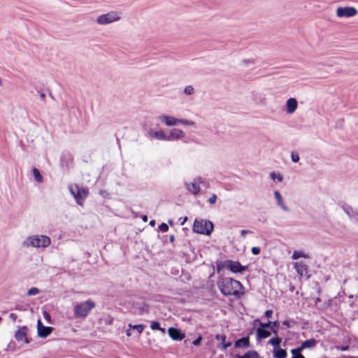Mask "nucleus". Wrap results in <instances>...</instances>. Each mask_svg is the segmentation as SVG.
<instances>
[{
	"label": "nucleus",
	"instance_id": "nucleus-1",
	"mask_svg": "<svg viewBox=\"0 0 358 358\" xmlns=\"http://www.w3.org/2000/svg\"><path fill=\"white\" fill-rule=\"evenodd\" d=\"M217 287L224 296H234L240 299L244 294V287L238 280L224 278L217 281Z\"/></svg>",
	"mask_w": 358,
	"mask_h": 358
},
{
	"label": "nucleus",
	"instance_id": "nucleus-2",
	"mask_svg": "<svg viewBox=\"0 0 358 358\" xmlns=\"http://www.w3.org/2000/svg\"><path fill=\"white\" fill-rule=\"evenodd\" d=\"M51 243V239L49 236L45 235H31L27 236L22 242V245L24 248H34L45 249Z\"/></svg>",
	"mask_w": 358,
	"mask_h": 358
},
{
	"label": "nucleus",
	"instance_id": "nucleus-3",
	"mask_svg": "<svg viewBox=\"0 0 358 358\" xmlns=\"http://www.w3.org/2000/svg\"><path fill=\"white\" fill-rule=\"evenodd\" d=\"M95 307V303L88 299L85 301L78 303L73 308V315L76 319L85 318L90 312Z\"/></svg>",
	"mask_w": 358,
	"mask_h": 358
},
{
	"label": "nucleus",
	"instance_id": "nucleus-4",
	"mask_svg": "<svg viewBox=\"0 0 358 358\" xmlns=\"http://www.w3.org/2000/svg\"><path fill=\"white\" fill-rule=\"evenodd\" d=\"M69 189L73 195L78 205L83 206L85 199L88 195V190L77 184H72L69 186Z\"/></svg>",
	"mask_w": 358,
	"mask_h": 358
},
{
	"label": "nucleus",
	"instance_id": "nucleus-5",
	"mask_svg": "<svg viewBox=\"0 0 358 358\" xmlns=\"http://www.w3.org/2000/svg\"><path fill=\"white\" fill-rule=\"evenodd\" d=\"M213 230V224L210 221L197 220H194L193 231L200 234L210 235Z\"/></svg>",
	"mask_w": 358,
	"mask_h": 358
},
{
	"label": "nucleus",
	"instance_id": "nucleus-6",
	"mask_svg": "<svg viewBox=\"0 0 358 358\" xmlns=\"http://www.w3.org/2000/svg\"><path fill=\"white\" fill-rule=\"evenodd\" d=\"M120 19V16L118 13L115 11H111L108 13L99 15L96 19V22L99 24L106 25L116 22Z\"/></svg>",
	"mask_w": 358,
	"mask_h": 358
},
{
	"label": "nucleus",
	"instance_id": "nucleus-7",
	"mask_svg": "<svg viewBox=\"0 0 358 358\" xmlns=\"http://www.w3.org/2000/svg\"><path fill=\"white\" fill-rule=\"evenodd\" d=\"M224 267L232 273H242L248 269V266H242L238 261L225 260Z\"/></svg>",
	"mask_w": 358,
	"mask_h": 358
},
{
	"label": "nucleus",
	"instance_id": "nucleus-8",
	"mask_svg": "<svg viewBox=\"0 0 358 358\" xmlns=\"http://www.w3.org/2000/svg\"><path fill=\"white\" fill-rule=\"evenodd\" d=\"M357 10L354 7H338L336 10V15L339 17H350L356 15Z\"/></svg>",
	"mask_w": 358,
	"mask_h": 358
},
{
	"label": "nucleus",
	"instance_id": "nucleus-9",
	"mask_svg": "<svg viewBox=\"0 0 358 358\" xmlns=\"http://www.w3.org/2000/svg\"><path fill=\"white\" fill-rule=\"evenodd\" d=\"M203 182V179L201 177H198L194 178L192 182H186L185 186L189 192L196 195L199 192L200 185Z\"/></svg>",
	"mask_w": 358,
	"mask_h": 358
},
{
	"label": "nucleus",
	"instance_id": "nucleus-10",
	"mask_svg": "<svg viewBox=\"0 0 358 358\" xmlns=\"http://www.w3.org/2000/svg\"><path fill=\"white\" fill-rule=\"evenodd\" d=\"M28 332V329L26 326H22L20 327L15 334V338L17 341H23L24 343L28 344L29 343L28 338H27V334Z\"/></svg>",
	"mask_w": 358,
	"mask_h": 358
},
{
	"label": "nucleus",
	"instance_id": "nucleus-11",
	"mask_svg": "<svg viewBox=\"0 0 358 358\" xmlns=\"http://www.w3.org/2000/svg\"><path fill=\"white\" fill-rule=\"evenodd\" d=\"M185 132L180 129H172L169 135H166V141L181 139L185 137Z\"/></svg>",
	"mask_w": 358,
	"mask_h": 358
},
{
	"label": "nucleus",
	"instance_id": "nucleus-12",
	"mask_svg": "<svg viewBox=\"0 0 358 358\" xmlns=\"http://www.w3.org/2000/svg\"><path fill=\"white\" fill-rule=\"evenodd\" d=\"M37 331L38 336L40 338H46L52 333V328L51 327H45L43 325L41 320H38L37 322Z\"/></svg>",
	"mask_w": 358,
	"mask_h": 358
},
{
	"label": "nucleus",
	"instance_id": "nucleus-13",
	"mask_svg": "<svg viewBox=\"0 0 358 358\" xmlns=\"http://www.w3.org/2000/svg\"><path fill=\"white\" fill-rule=\"evenodd\" d=\"M158 120L168 127L176 126L179 124V119L173 116L162 115L158 117Z\"/></svg>",
	"mask_w": 358,
	"mask_h": 358
},
{
	"label": "nucleus",
	"instance_id": "nucleus-14",
	"mask_svg": "<svg viewBox=\"0 0 358 358\" xmlns=\"http://www.w3.org/2000/svg\"><path fill=\"white\" fill-rule=\"evenodd\" d=\"M168 333L174 341H182L185 338V334L180 330L174 327L169 328Z\"/></svg>",
	"mask_w": 358,
	"mask_h": 358
},
{
	"label": "nucleus",
	"instance_id": "nucleus-15",
	"mask_svg": "<svg viewBox=\"0 0 358 358\" xmlns=\"http://www.w3.org/2000/svg\"><path fill=\"white\" fill-rule=\"evenodd\" d=\"M294 267L296 273L301 276L305 275L308 273V266L303 262H296L294 263Z\"/></svg>",
	"mask_w": 358,
	"mask_h": 358
},
{
	"label": "nucleus",
	"instance_id": "nucleus-16",
	"mask_svg": "<svg viewBox=\"0 0 358 358\" xmlns=\"http://www.w3.org/2000/svg\"><path fill=\"white\" fill-rule=\"evenodd\" d=\"M146 136L150 139L155 138L159 141H166V134L161 130H150L147 133Z\"/></svg>",
	"mask_w": 358,
	"mask_h": 358
},
{
	"label": "nucleus",
	"instance_id": "nucleus-17",
	"mask_svg": "<svg viewBox=\"0 0 358 358\" xmlns=\"http://www.w3.org/2000/svg\"><path fill=\"white\" fill-rule=\"evenodd\" d=\"M298 103L296 99L289 98L287 101L286 106H287V113L289 114H292L295 112L297 108Z\"/></svg>",
	"mask_w": 358,
	"mask_h": 358
},
{
	"label": "nucleus",
	"instance_id": "nucleus-18",
	"mask_svg": "<svg viewBox=\"0 0 358 358\" xmlns=\"http://www.w3.org/2000/svg\"><path fill=\"white\" fill-rule=\"evenodd\" d=\"M317 341L315 338H311L305 341L301 345V349H314L317 345Z\"/></svg>",
	"mask_w": 358,
	"mask_h": 358
},
{
	"label": "nucleus",
	"instance_id": "nucleus-19",
	"mask_svg": "<svg viewBox=\"0 0 358 358\" xmlns=\"http://www.w3.org/2000/svg\"><path fill=\"white\" fill-rule=\"evenodd\" d=\"M274 196L276 199L278 206H279L283 210L287 212L289 211V208L285 205L282 195L278 191L274 192Z\"/></svg>",
	"mask_w": 358,
	"mask_h": 358
},
{
	"label": "nucleus",
	"instance_id": "nucleus-20",
	"mask_svg": "<svg viewBox=\"0 0 358 358\" xmlns=\"http://www.w3.org/2000/svg\"><path fill=\"white\" fill-rule=\"evenodd\" d=\"M250 346V339L249 337L245 336L243 337L240 339H238L235 342L236 348H248Z\"/></svg>",
	"mask_w": 358,
	"mask_h": 358
},
{
	"label": "nucleus",
	"instance_id": "nucleus-21",
	"mask_svg": "<svg viewBox=\"0 0 358 358\" xmlns=\"http://www.w3.org/2000/svg\"><path fill=\"white\" fill-rule=\"evenodd\" d=\"M236 358H261L255 350H249L243 355H236Z\"/></svg>",
	"mask_w": 358,
	"mask_h": 358
},
{
	"label": "nucleus",
	"instance_id": "nucleus-22",
	"mask_svg": "<svg viewBox=\"0 0 358 358\" xmlns=\"http://www.w3.org/2000/svg\"><path fill=\"white\" fill-rule=\"evenodd\" d=\"M255 323H258L259 325V328H262L263 329H265L266 328L270 329L271 324H273V326H278V324H279L277 321H274V322L268 321L267 322L264 323L258 319L255 320Z\"/></svg>",
	"mask_w": 358,
	"mask_h": 358
},
{
	"label": "nucleus",
	"instance_id": "nucleus-23",
	"mask_svg": "<svg viewBox=\"0 0 358 358\" xmlns=\"http://www.w3.org/2000/svg\"><path fill=\"white\" fill-rule=\"evenodd\" d=\"M271 335V331L263 329L262 328H257V338L262 339L266 338Z\"/></svg>",
	"mask_w": 358,
	"mask_h": 358
},
{
	"label": "nucleus",
	"instance_id": "nucleus-24",
	"mask_svg": "<svg viewBox=\"0 0 358 358\" xmlns=\"http://www.w3.org/2000/svg\"><path fill=\"white\" fill-rule=\"evenodd\" d=\"M129 329L127 331V336H131V331H134L136 330L137 331V334H140L144 329V326L143 324H135V325H129Z\"/></svg>",
	"mask_w": 358,
	"mask_h": 358
},
{
	"label": "nucleus",
	"instance_id": "nucleus-25",
	"mask_svg": "<svg viewBox=\"0 0 358 358\" xmlns=\"http://www.w3.org/2000/svg\"><path fill=\"white\" fill-rule=\"evenodd\" d=\"M273 357L275 358H285L287 357V352L284 349H274Z\"/></svg>",
	"mask_w": 358,
	"mask_h": 358
},
{
	"label": "nucleus",
	"instance_id": "nucleus-26",
	"mask_svg": "<svg viewBox=\"0 0 358 358\" xmlns=\"http://www.w3.org/2000/svg\"><path fill=\"white\" fill-rule=\"evenodd\" d=\"M226 338L227 337L224 335H217L215 336V338L217 341H220V340L222 341V348L223 350H225V349L228 348L229 347H230L231 345V342L225 343Z\"/></svg>",
	"mask_w": 358,
	"mask_h": 358
},
{
	"label": "nucleus",
	"instance_id": "nucleus-27",
	"mask_svg": "<svg viewBox=\"0 0 358 358\" xmlns=\"http://www.w3.org/2000/svg\"><path fill=\"white\" fill-rule=\"evenodd\" d=\"M32 173L36 182L40 183L43 182V178L38 169L34 168L32 169Z\"/></svg>",
	"mask_w": 358,
	"mask_h": 358
},
{
	"label": "nucleus",
	"instance_id": "nucleus-28",
	"mask_svg": "<svg viewBox=\"0 0 358 358\" xmlns=\"http://www.w3.org/2000/svg\"><path fill=\"white\" fill-rule=\"evenodd\" d=\"M301 257L308 258L309 256H308V255L306 254L303 251H300V250H295V251H294V252H293V254L292 255V258L293 259H297L301 258Z\"/></svg>",
	"mask_w": 358,
	"mask_h": 358
},
{
	"label": "nucleus",
	"instance_id": "nucleus-29",
	"mask_svg": "<svg viewBox=\"0 0 358 358\" xmlns=\"http://www.w3.org/2000/svg\"><path fill=\"white\" fill-rule=\"evenodd\" d=\"M282 339L279 337L271 338L268 341V343L274 347V349H276L280 345Z\"/></svg>",
	"mask_w": 358,
	"mask_h": 358
},
{
	"label": "nucleus",
	"instance_id": "nucleus-30",
	"mask_svg": "<svg viewBox=\"0 0 358 358\" xmlns=\"http://www.w3.org/2000/svg\"><path fill=\"white\" fill-rule=\"evenodd\" d=\"M302 349H301V346L296 348L292 349L291 350V353L293 355V357H297L298 358H304L305 357L301 353Z\"/></svg>",
	"mask_w": 358,
	"mask_h": 358
},
{
	"label": "nucleus",
	"instance_id": "nucleus-31",
	"mask_svg": "<svg viewBox=\"0 0 358 358\" xmlns=\"http://www.w3.org/2000/svg\"><path fill=\"white\" fill-rule=\"evenodd\" d=\"M150 327L152 330H160L162 332H165V329L164 328H161L160 323L157 321L152 322Z\"/></svg>",
	"mask_w": 358,
	"mask_h": 358
},
{
	"label": "nucleus",
	"instance_id": "nucleus-32",
	"mask_svg": "<svg viewBox=\"0 0 358 358\" xmlns=\"http://www.w3.org/2000/svg\"><path fill=\"white\" fill-rule=\"evenodd\" d=\"M179 124H181L183 125L194 126L195 123H194V122H193L192 120L179 119Z\"/></svg>",
	"mask_w": 358,
	"mask_h": 358
},
{
	"label": "nucleus",
	"instance_id": "nucleus-33",
	"mask_svg": "<svg viewBox=\"0 0 358 358\" xmlns=\"http://www.w3.org/2000/svg\"><path fill=\"white\" fill-rule=\"evenodd\" d=\"M39 289L36 287H31L27 291L28 296H34L39 293Z\"/></svg>",
	"mask_w": 358,
	"mask_h": 358
},
{
	"label": "nucleus",
	"instance_id": "nucleus-34",
	"mask_svg": "<svg viewBox=\"0 0 358 358\" xmlns=\"http://www.w3.org/2000/svg\"><path fill=\"white\" fill-rule=\"evenodd\" d=\"M194 87L191 85H187L184 89V92L187 95H191L194 93Z\"/></svg>",
	"mask_w": 358,
	"mask_h": 358
},
{
	"label": "nucleus",
	"instance_id": "nucleus-35",
	"mask_svg": "<svg viewBox=\"0 0 358 358\" xmlns=\"http://www.w3.org/2000/svg\"><path fill=\"white\" fill-rule=\"evenodd\" d=\"M291 158H292V161L294 163L298 162L300 159L299 154L295 152H292Z\"/></svg>",
	"mask_w": 358,
	"mask_h": 358
},
{
	"label": "nucleus",
	"instance_id": "nucleus-36",
	"mask_svg": "<svg viewBox=\"0 0 358 358\" xmlns=\"http://www.w3.org/2000/svg\"><path fill=\"white\" fill-rule=\"evenodd\" d=\"M158 229L162 232H166L169 230V226L166 223H162L159 225Z\"/></svg>",
	"mask_w": 358,
	"mask_h": 358
},
{
	"label": "nucleus",
	"instance_id": "nucleus-37",
	"mask_svg": "<svg viewBox=\"0 0 358 358\" xmlns=\"http://www.w3.org/2000/svg\"><path fill=\"white\" fill-rule=\"evenodd\" d=\"M271 178L272 180H275L277 179L279 182H282V176H280V174H278V176L274 173V172H272L270 175Z\"/></svg>",
	"mask_w": 358,
	"mask_h": 358
},
{
	"label": "nucleus",
	"instance_id": "nucleus-38",
	"mask_svg": "<svg viewBox=\"0 0 358 358\" xmlns=\"http://www.w3.org/2000/svg\"><path fill=\"white\" fill-rule=\"evenodd\" d=\"M217 195L215 194H213L208 199V202L210 204H214L216 202L217 200Z\"/></svg>",
	"mask_w": 358,
	"mask_h": 358
},
{
	"label": "nucleus",
	"instance_id": "nucleus-39",
	"mask_svg": "<svg viewBox=\"0 0 358 358\" xmlns=\"http://www.w3.org/2000/svg\"><path fill=\"white\" fill-rule=\"evenodd\" d=\"M251 252L254 255H257L260 253L261 250L259 247H253L251 249Z\"/></svg>",
	"mask_w": 358,
	"mask_h": 358
},
{
	"label": "nucleus",
	"instance_id": "nucleus-40",
	"mask_svg": "<svg viewBox=\"0 0 358 358\" xmlns=\"http://www.w3.org/2000/svg\"><path fill=\"white\" fill-rule=\"evenodd\" d=\"M338 350L340 351H348L349 350V345H345V346H336L335 347Z\"/></svg>",
	"mask_w": 358,
	"mask_h": 358
},
{
	"label": "nucleus",
	"instance_id": "nucleus-41",
	"mask_svg": "<svg viewBox=\"0 0 358 358\" xmlns=\"http://www.w3.org/2000/svg\"><path fill=\"white\" fill-rule=\"evenodd\" d=\"M201 340H202V337H201V336H199L196 339H195V340L192 342V344H193L194 345H196V346L199 345H200V343H201Z\"/></svg>",
	"mask_w": 358,
	"mask_h": 358
},
{
	"label": "nucleus",
	"instance_id": "nucleus-42",
	"mask_svg": "<svg viewBox=\"0 0 358 358\" xmlns=\"http://www.w3.org/2000/svg\"><path fill=\"white\" fill-rule=\"evenodd\" d=\"M272 315H273V310H267L264 313V315L267 318L271 317Z\"/></svg>",
	"mask_w": 358,
	"mask_h": 358
},
{
	"label": "nucleus",
	"instance_id": "nucleus-43",
	"mask_svg": "<svg viewBox=\"0 0 358 358\" xmlns=\"http://www.w3.org/2000/svg\"><path fill=\"white\" fill-rule=\"evenodd\" d=\"M277 326H273V324H271V326L270 327L271 332H272L275 335L278 334V331H277V329L275 328Z\"/></svg>",
	"mask_w": 358,
	"mask_h": 358
},
{
	"label": "nucleus",
	"instance_id": "nucleus-44",
	"mask_svg": "<svg viewBox=\"0 0 358 358\" xmlns=\"http://www.w3.org/2000/svg\"><path fill=\"white\" fill-rule=\"evenodd\" d=\"M223 264H224V262H222L217 264V270L218 272L220 271L221 269H222L223 268H225Z\"/></svg>",
	"mask_w": 358,
	"mask_h": 358
},
{
	"label": "nucleus",
	"instance_id": "nucleus-45",
	"mask_svg": "<svg viewBox=\"0 0 358 358\" xmlns=\"http://www.w3.org/2000/svg\"><path fill=\"white\" fill-rule=\"evenodd\" d=\"M249 233H252V231H248V230H245V229H243L241 231V234L243 237L245 236V234H249Z\"/></svg>",
	"mask_w": 358,
	"mask_h": 358
},
{
	"label": "nucleus",
	"instance_id": "nucleus-46",
	"mask_svg": "<svg viewBox=\"0 0 358 358\" xmlns=\"http://www.w3.org/2000/svg\"><path fill=\"white\" fill-rule=\"evenodd\" d=\"M9 317L13 321H15V320L17 318V316H16V315L15 313H10Z\"/></svg>",
	"mask_w": 358,
	"mask_h": 358
},
{
	"label": "nucleus",
	"instance_id": "nucleus-47",
	"mask_svg": "<svg viewBox=\"0 0 358 358\" xmlns=\"http://www.w3.org/2000/svg\"><path fill=\"white\" fill-rule=\"evenodd\" d=\"M43 316L46 320H50V316L47 312H44Z\"/></svg>",
	"mask_w": 358,
	"mask_h": 358
},
{
	"label": "nucleus",
	"instance_id": "nucleus-48",
	"mask_svg": "<svg viewBox=\"0 0 358 358\" xmlns=\"http://www.w3.org/2000/svg\"><path fill=\"white\" fill-rule=\"evenodd\" d=\"M282 324L286 326L287 327H290V324H289V322L288 320H284L282 322Z\"/></svg>",
	"mask_w": 358,
	"mask_h": 358
},
{
	"label": "nucleus",
	"instance_id": "nucleus-49",
	"mask_svg": "<svg viewBox=\"0 0 358 358\" xmlns=\"http://www.w3.org/2000/svg\"><path fill=\"white\" fill-rule=\"evenodd\" d=\"M40 97L43 99H45V93H43V92L40 93Z\"/></svg>",
	"mask_w": 358,
	"mask_h": 358
},
{
	"label": "nucleus",
	"instance_id": "nucleus-50",
	"mask_svg": "<svg viewBox=\"0 0 358 358\" xmlns=\"http://www.w3.org/2000/svg\"><path fill=\"white\" fill-rule=\"evenodd\" d=\"M142 219H143V220L144 222H147V220H148V217H147V215H144V216H143Z\"/></svg>",
	"mask_w": 358,
	"mask_h": 358
},
{
	"label": "nucleus",
	"instance_id": "nucleus-51",
	"mask_svg": "<svg viewBox=\"0 0 358 358\" xmlns=\"http://www.w3.org/2000/svg\"><path fill=\"white\" fill-rule=\"evenodd\" d=\"M173 241H174V236L172 235V236H170V241L171 242H173Z\"/></svg>",
	"mask_w": 358,
	"mask_h": 358
},
{
	"label": "nucleus",
	"instance_id": "nucleus-52",
	"mask_svg": "<svg viewBox=\"0 0 358 358\" xmlns=\"http://www.w3.org/2000/svg\"><path fill=\"white\" fill-rule=\"evenodd\" d=\"M244 63L248 64L249 62H252V61L245 59L243 61Z\"/></svg>",
	"mask_w": 358,
	"mask_h": 358
},
{
	"label": "nucleus",
	"instance_id": "nucleus-53",
	"mask_svg": "<svg viewBox=\"0 0 358 358\" xmlns=\"http://www.w3.org/2000/svg\"><path fill=\"white\" fill-rule=\"evenodd\" d=\"M150 224L152 225V226H154L155 225V221L154 220H151L150 222Z\"/></svg>",
	"mask_w": 358,
	"mask_h": 358
},
{
	"label": "nucleus",
	"instance_id": "nucleus-54",
	"mask_svg": "<svg viewBox=\"0 0 358 358\" xmlns=\"http://www.w3.org/2000/svg\"><path fill=\"white\" fill-rule=\"evenodd\" d=\"M357 215H358V213H357Z\"/></svg>",
	"mask_w": 358,
	"mask_h": 358
}]
</instances>
